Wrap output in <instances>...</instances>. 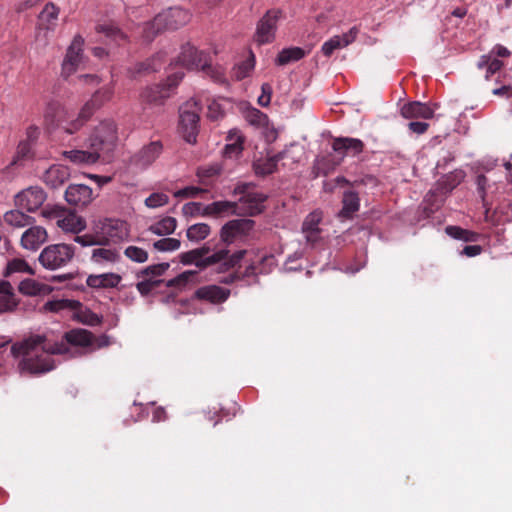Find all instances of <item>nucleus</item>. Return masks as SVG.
Returning a JSON list of instances; mask_svg holds the SVG:
<instances>
[{"label": "nucleus", "instance_id": "nucleus-55", "mask_svg": "<svg viewBox=\"0 0 512 512\" xmlns=\"http://www.w3.org/2000/svg\"><path fill=\"white\" fill-rule=\"evenodd\" d=\"M160 282V280H143L136 284V288L142 296H147L154 288L158 287Z\"/></svg>", "mask_w": 512, "mask_h": 512}, {"label": "nucleus", "instance_id": "nucleus-33", "mask_svg": "<svg viewBox=\"0 0 512 512\" xmlns=\"http://www.w3.org/2000/svg\"><path fill=\"white\" fill-rule=\"evenodd\" d=\"M20 209L21 208L7 211L3 215L4 223L13 228H24L32 225L35 222V219L23 213Z\"/></svg>", "mask_w": 512, "mask_h": 512}, {"label": "nucleus", "instance_id": "nucleus-49", "mask_svg": "<svg viewBox=\"0 0 512 512\" xmlns=\"http://www.w3.org/2000/svg\"><path fill=\"white\" fill-rule=\"evenodd\" d=\"M181 245L180 240L176 238H163L154 242L153 247L161 252L175 251Z\"/></svg>", "mask_w": 512, "mask_h": 512}, {"label": "nucleus", "instance_id": "nucleus-4", "mask_svg": "<svg viewBox=\"0 0 512 512\" xmlns=\"http://www.w3.org/2000/svg\"><path fill=\"white\" fill-rule=\"evenodd\" d=\"M117 128L113 121H103L97 125L89 137V148L97 152V159L109 161L117 145Z\"/></svg>", "mask_w": 512, "mask_h": 512}, {"label": "nucleus", "instance_id": "nucleus-21", "mask_svg": "<svg viewBox=\"0 0 512 512\" xmlns=\"http://www.w3.org/2000/svg\"><path fill=\"white\" fill-rule=\"evenodd\" d=\"M44 118L48 124L56 126L60 132L63 133H65V127L63 125L71 121V119L68 118L66 109L57 101H51L47 104Z\"/></svg>", "mask_w": 512, "mask_h": 512}, {"label": "nucleus", "instance_id": "nucleus-52", "mask_svg": "<svg viewBox=\"0 0 512 512\" xmlns=\"http://www.w3.org/2000/svg\"><path fill=\"white\" fill-rule=\"evenodd\" d=\"M169 202V197L165 193L156 192L152 193L145 199V205L148 208H158L166 205Z\"/></svg>", "mask_w": 512, "mask_h": 512}, {"label": "nucleus", "instance_id": "nucleus-16", "mask_svg": "<svg viewBox=\"0 0 512 512\" xmlns=\"http://www.w3.org/2000/svg\"><path fill=\"white\" fill-rule=\"evenodd\" d=\"M83 45L84 39L80 35L75 36L67 49L66 56L62 63V75L64 77L67 78L73 74L82 63Z\"/></svg>", "mask_w": 512, "mask_h": 512}, {"label": "nucleus", "instance_id": "nucleus-13", "mask_svg": "<svg viewBox=\"0 0 512 512\" xmlns=\"http://www.w3.org/2000/svg\"><path fill=\"white\" fill-rule=\"evenodd\" d=\"M183 77V72H175L168 76L165 84L146 88L141 94L143 101L157 105L162 104L170 96V89L176 87Z\"/></svg>", "mask_w": 512, "mask_h": 512}, {"label": "nucleus", "instance_id": "nucleus-48", "mask_svg": "<svg viewBox=\"0 0 512 512\" xmlns=\"http://www.w3.org/2000/svg\"><path fill=\"white\" fill-rule=\"evenodd\" d=\"M114 91L111 87H103L97 90L92 96V103L94 107L100 108L106 102L110 101L113 97Z\"/></svg>", "mask_w": 512, "mask_h": 512}, {"label": "nucleus", "instance_id": "nucleus-44", "mask_svg": "<svg viewBox=\"0 0 512 512\" xmlns=\"http://www.w3.org/2000/svg\"><path fill=\"white\" fill-rule=\"evenodd\" d=\"M19 291L24 295L36 296L46 291V286L34 279H25L19 284Z\"/></svg>", "mask_w": 512, "mask_h": 512}, {"label": "nucleus", "instance_id": "nucleus-15", "mask_svg": "<svg viewBox=\"0 0 512 512\" xmlns=\"http://www.w3.org/2000/svg\"><path fill=\"white\" fill-rule=\"evenodd\" d=\"M46 192L39 186L28 187L15 195L14 203L17 208L35 212L46 201Z\"/></svg>", "mask_w": 512, "mask_h": 512}, {"label": "nucleus", "instance_id": "nucleus-20", "mask_svg": "<svg viewBox=\"0 0 512 512\" xmlns=\"http://www.w3.org/2000/svg\"><path fill=\"white\" fill-rule=\"evenodd\" d=\"M48 239L47 231L42 226H33L25 230L20 239V245L23 249L36 251L38 250Z\"/></svg>", "mask_w": 512, "mask_h": 512}, {"label": "nucleus", "instance_id": "nucleus-23", "mask_svg": "<svg viewBox=\"0 0 512 512\" xmlns=\"http://www.w3.org/2000/svg\"><path fill=\"white\" fill-rule=\"evenodd\" d=\"M195 298L212 304H221L230 296V290L217 285H207L198 288L194 293Z\"/></svg>", "mask_w": 512, "mask_h": 512}, {"label": "nucleus", "instance_id": "nucleus-38", "mask_svg": "<svg viewBox=\"0 0 512 512\" xmlns=\"http://www.w3.org/2000/svg\"><path fill=\"white\" fill-rule=\"evenodd\" d=\"M228 140L231 143L225 145L224 155L229 158L237 157L243 150V136L238 131H230Z\"/></svg>", "mask_w": 512, "mask_h": 512}, {"label": "nucleus", "instance_id": "nucleus-45", "mask_svg": "<svg viewBox=\"0 0 512 512\" xmlns=\"http://www.w3.org/2000/svg\"><path fill=\"white\" fill-rule=\"evenodd\" d=\"M21 272V273H28L33 275L34 271L29 266V264L21 258H14L10 261H8L4 275L6 277L10 276L12 273Z\"/></svg>", "mask_w": 512, "mask_h": 512}, {"label": "nucleus", "instance_id": "nucleus-24", "mask_svg": "<svg viewBox=\"0 0 512 512\" xmlns=\"http://www.w3.org/2000/svg\"><path fill=\"white\" fill-rule=\"evenodd\" d=\"M323 219V213L320 210H314L309 213L302 225V231L305 234L308 243L314 245L320 239L321 229L319 224Z\"/></svg>", "mask_w": 512, "mask_h": 512}, {"label": "nucleus", "instance_id": "nucleus-2", "mask_svg": "<svg viewBox=\"0 0 512 512\" xmlns=\"http://www.w3.org/2000/svg\"><path fill=\"white\" fill-rule=\"evenodd\" d=\"M246 253V250L230 253L229 249L224 247L217 249L212 255L202 259L197 249H192L180 254V262L184 265L194 264L199 270L212 267L214 272L222 274L239 266Z\"/></svg>", "mask_w": 512, "mask_h": 512}, {"label": "nucleus", "instance_id": "nucleus-35", "mask_svg": "<svg viewBox=\"0 0 512 512\" xmlns=\"http://www.w3.org/2000/svg\"><path fill=\"white\" fill-rule=\"evenodd\" d=\"M238 204L236 202L229 201H215L211 204H208L203 209V216H218L224 214L226 212H237Z\"/></svg>", "mask_w": 512, "mask_h": 512}, {"label": "nucleus", "instance_id": "nucleus-31", "mask_svg": "<svg viewBox=\"0 0 512 512\" xmlns=\"http://www.w3.org/2000/svg\"><path fill=\"white\" fill-rule=\"evenodd\" d=\"M62 155L75 165H89L98 161L97 152H92L91 149L89 151L78 149L65 150L62 152Z\"/></svg>", "mask_w": 512, "mask_h": 512}, {"label": "nucleus", "instance_id": "nucleus-47", "mask_svg": "<svg viewBox=\"0 0 512 512\" xmlns=\"http://www.w3.org/2000/svg\"><path fill=\"white\" fill-rule=\"evenodd\" d=\"M124 255L136 263H144L148 260V252L137 246L126 247L124 250Z\"/></svg>", "mask_w": 512, "mask_h": 512}, {"label": "nucleus", "instance_id": "nucleus-39", "mask_svg": "<svg viewBox=\"0 0 512 512\" xmlns=\"http://www.w3.org/2000/svg\"><path fill=\"white\" fill-rule=\"evenodd\" d=\"M119 258L117 250L108 248H96L92 251L91 255V261L99 265L115 263Z\"/></svg>", "mask_w": 512, "mask_h": 512}, {"label": "nucleus", "instance_id": "nucleus-22", "mask_svg": "<svg viewBox=\"0 0 512 512\" xmlns=\"http://www.w3.org/2000/svg\"><path fill=\"white\" fill-rule=\"evenodd\" d=\"M437 104L430 106L419 101L409 102L402 106L401 115L406 119H431Z\"/></svg>", "mask_w": 512, "mask_h": 512}, {"label": "nucleus", "instance_id": "nucleus-11", "mask_svg": "<svg viewBox=\"0 0 512 512\" xmlns=\"http://www.w3.org/2000/svg\"><path fill=\"white\" fill-rule=\"evenodd\" d=\"M59 8L53 3L45 5L38 16L36 40L46 43L57 25H58Z\"/></svg>", "mask_w": 512, "mask_h": 512}, {"label": "nucleus", "instance_id": "nucleus-53", "mask_svg": "<svg viewBox=\"0 0 512 512\" xmlns=\"http://www.w3.org/2000/svg\"><path fill=\"white\" fill-rule=\"evenodd\" d=\"M71 307H72V301L63 299V300L48 301L47 303L44 304L43 309L45 311L56 313V312H59L61 310L71 308Z\"/></svg>", "mask_w": 512, "mask_h": 512}, {"label": "nucleus", "instance_id": "nucleus-28", "mask_svg": "<svg viewBox=\"0 0 512 512\" xmlns=\"http://www.w3.org/2000/svg\"><path fill=\"white\" fill-rule=\"evenodd\" d=\"M95 103H92V99L85 103V105L81 108L78 116L75 119H71L70 122H67L65 127V134L72 135L79 131L84 124L91 118L94 111L98 109V107H94Z\"/></svg>", "mask_w": 512, "mask_h": 512}, {"label": "nucleus", "instance_id": "nucleus-29", "mask_svg": "<svg viewBox=\"0 0 512 512\" xmlns=\"http://www.w3.org/2000/svg\"><path fill=\"white\" fill-rule=\"evenodd\" d=\"M122 277L116 273L92 274L87 277L86 284L94 289L115 288L121 282Z\"/></svg>", "mask_w": 512, "mask_h": 512}, {"label": "nucleus", "instance_id": "nucleus-34", "mask_svg": "<svg viewBox=\"0 0 512 512\" xmlns=\"http://www.w3.org/2000/svg\"><path fill=\"white\" fill-rule=\"evenodd\" d=\"M17 305L13 287L7 281H0V312L12 310Z\"/></svg>", "mask_w": 512, "mask_h": 512}, {"label": "nucleus", "instance_id": "nucleus-43", "mask_svg": "<svg viewBox=\"0 0 512 512\" xmlns=\"http://www.w3.org/2000/svg\"><path fill=\"white\" fill-rule=\"evenodd\" d=\"M210 226L206 223H197L187 229L186 236L192 242H199L210 234Z\"/></svg>", "mask_w": 512, "mask_h": 512}, {"label": "nucleus", "instance_id": "nucleus-25", "mask_svg": "<svg viewBox=\"0 0 512 512\" xmlns=\"http://www.w3.org/2000/svg\"><path fill=\"white\" fill-rule=\"evenodd\" d=\"M335 152L345 156H356L363 152L364 143L357 138L339 137L335 138L332 143Z\"/></svg>", "mask_w": 512, "mask_h": 512}, {"label": "nucleus", "instance_id": "nucleus-61", "mask_svg": "<svg viewBox=\"0 0 512 512\" xmlns=\"http://www.w3.org/2000/svg\"><path fill=\"white\" fill-rule=\"evenodd\" d=\"M203 192L204 190L202 188L189 186L178 190L174 195L175 197H197Z\"/></svg>", "mask_w": 512, "mask_h": 512}, {"label": "nucleus", "instance_id": "nucleus-57", "mask_svg": "<svg viewBox=\"0 0 512 512\" xmlns=\"http://www.w3.org/2000/svg\"><path fill=\"white\" fill-rule=\"evenodd\" d=\"M273 89L269 83H263L261 86V95L258 98V104L262 107H266L271 102Z\"/></svg>", "mask_w": 512, "mask_h": 512}, {"label": "nucleus", "instance_id": "nucleus-19", "mask_svg": "<svg viewBox=\"0 0 512 512\" xmlns=\"http://www.w3.org/2000/svg\"><path fill=\"white\" fill-rule=\"evenodd\" d=\"M65 200L71 206L86 207L93 200V191L84 184H71L65 191Z\"/></svg>", "mask_w": 512, "mask_h": 512}, {"label": "nucleus", "instance_id": "nucleus-59", "mask_svg": "<svg viewBox=\"0 0 512 512\" xmlns=\"http://www.w3.org/2000/svg\"><path fill=\"white\" fill-rule=\"evenodd\" d=\"M222 116H223V110L221 108V105L217 101L212 100L208 104L207 117L214 121V120H218Z\"/></svg>", "mask_w": 512, "mask_h": 512}, {"label": "nucleus", "instance_id": "nucleus-18", "mask_svg": "<svg viewBox=\"0 0 512 512\" xmlns=\"http://www.w3.org/2000/svg\"><path fill=\"white\" fill-rule=\"evenodd\" d=\"M33 155L32 145L28 140L21 141L16 150V154L11 162L2 169L1 173L6 179H12L20 167L23 166V162Z\"/></svg>", "mask_w": 512, "mask_h": 512}, {"label": "nucleus", "instance_id": "nucleus-3", "mask_svg": "<svg viewBox=\"0 0 512 512\" xmlns=\"http://www.w3.org/2000/svg\"><path fill=\"white\" fill-rule=\"evenodd\" d=\"M191 19V14L180 7L169 8L156 15L151 22L143 28V38L151 42L158 33L163 30H176L186 25Z\"/></svg>", "mask_w": 512, "mask_h": 512}, {"label": "nucleus", "instance_id": "nucleus-14", "mask_svg": "<svg viewBox=\"0 0 512 512\" xmlns=\"http://www.w3.org/2000/svg\"><path fill=\"white\" fill-rule=\"evenodd\" d=\"M281 14L282 12L279 9H270L259 20L255 33V41L258 44H267L274 40L277 22Z\"/></svg>", "mask_w": 512, "mask_h": 512}, {"label": "nucleus", "instance_id": "nucleus-42", "mask_svg": "<svg viewBox=\"0 0 512 512\" xmlns=\"http://www.w3.org/2000/svg\"><path fill=\"white\" fill-rule=\"evenodd\" d=\"M255 66V56L252 52L249 53V57L236 65L233 69V76L236 80H242L249 76Z\"/></svg>", "mask_w": 512, "mask_h": 512}, {"label": "nucleus", "instance_id": "nucleus-56", "mask_svg": "<svg viewBox=\"0 0 512 512\" xmlns=\"http://www.w3.org/2000/svg\"><path fill=\"white\" fill-rule=\"evenodd\" d=\"M205 206L199 202H189L182 207V212L185 216H197L203 215V209Z\"/></svg>", "mask_w": 512, "mask_h": 512}, {"label": "nucleus", "instance_id": "nucleus-50", "mask_svg": "<svg viewBox=\"0 0 512 512\" xmlns=\"http://www.w3.org/2000/svg\"><path fill=\"white\" fill-rule=\"evenodd\" d=\"M463 178L464 173L462 171H456L446 175L441 183L443 185V189L447 192L452 191L461 183Z\"/></svg>", "mask_w": 512, "mask_h": 512}, {"label": "nucleus", "instance_id": "nucleus-27", "mask_svg": "<svg viewBox=\"0 0 512 512\" xmlns=\"http://www.w3.org/2000/svg\"><path fill=\"white\" fill-rule=\"evenodd\" d=\"M357 32V29L353 27L347 33L336 35L324 42L321 48L323 54L330 57L335 50L346 47L355 40Z\"/></svg>", "mask_w": 512, "mask_h": 512}, {"label": "nucleus", "instance_id": "nucleus-32", "mask_svg": "<svg viewBox=\"0 0 512 512\" xmlns=\"http://www.w3.org/2000/svg\"><path fill=\"white\" fill-rule=\"evenodd\" d=\"M342 209L338 213L339 218L351 219L360 208V199L358 193L346 191L343 194Z\"/></svg>", "mask_w": 512, "mask_h": 512}, {"label": "nucleus", "instance_id": "nucleus-63", "mask_svg": "<svg viewBox=\"0 0 512 512\" xmlns=\"http://www.w3.org/2000/svg\"><path fill=\"white\" fill-rule=\"evenodd\" d=\"M492 94L506 99L512 98V85H502L492 90Z\"/></svg>", "mask_w": 512, "mask_h": 512}, {"label": "nucleus", "instance_id": "nucleus-7", "mask_svg": "<svg viewBox=\"0 0 512 512\" xmlns=\"http://www.w3.org/2000/svg\"><path fill=\"white\" fill-rule=\"evenodd\" d=\"M234 195H239L240 198L237 206V211L246 216H256L263 212L264 202L267 196L263 193L254 191L253 183H239L234 188Z\"/></svg>", "mask_w": 512, "mask_h": 512}, {"label": "nucleus", "instance_id": "nucleus-9", "mask_svg": "<svg viewBox=\"0 0 512 512\" xmlns=\"http://www.w3.org/2000/svg\"><path fill=\"white\" fill-rule=\"evenodd\" d=\"M42 215L55 220L57 227L64 232L78 234L86 228V221L83 217L61 206L44 208Z\"/></svg>", "mask_w": 512, "mask_h": 512}, {"label": "nucleus", "instance_id": "nucleus-41", "mask_svg": "<svg viewBox=\"0 0 512 512\" xmlns=\"http://www.w3.org/2000/svg\"><path fill=\"white\" fill-rule=\"evenodd\" d=\"M305 56L302 48L291 47L283 49L277 56L276 63L278 65H286L294 61H298Z\"/></svg>", "mask_w": 512, "mask_h": 512}, {"label": "nucleus", "instance_id": "nucleus-6", "mask_svg": "<svg viewBox=\"0 0 512 512\" xmlns=\"http://www.w3.org/2000/svg\"><path fill=\"white\" fill-rule=\"evenodd\" d=\"M75 250V246L72 244H50L40 252L38 261L47 270L62 269L73 261Z\"/></svg>", "mask_w": 512, "mask_h": 512}, {"label": "nucleus", "instance_id": "nucleus-62", "mask_svg": "<svg viewBox=\"0 0 512 512\" xmlns=\"http://www.w3.org/2000/svg\"><path fill=\"white\" fill-rule=\"evenodd\" d=\"M408 128L413 133L421 135L428 130L429 124L426 122L412 121L408 124Z\"/></svg>", "mask_w": 512, "mask_h": 512}, {"label": "nucleus", "instance_id": "nucleus-10", "mask_svg": "<svg viewBox=\"0 0 512 512\" xmlns=\"http://www.w3.org/2000/svg\"><path fill=\"white\" fill-rule=\"evenodd\" d=\"M255 221L251 219H234L228 221L220 231V239L226 245L244 240L254 229Z\"/></svg>", "mask_w": 512, "mask_h": 512}, {"label": "nucleus", "instance_id": "nucleus-46", "mask_svg": "<svg viewBox=\"0 0 512 512\" xmlns=\"http://www.w3.org/2000/svg\"><path fill=\"white\" fill-rule=\"evenodd\" d=\"M198 275L197 271L187 270L167 282V287L183 288Z\"/></svg>", "mask_w": 512, "mask_h": 512}, {"label": "nucleus", "instance_id": "nucleus-26", "mask_svg": "<svg viewBox=\"0 0 512 512\" xmlns=\"http://www.w3.org/2000/svg\"><path fill=\"white\" fill-rule=\"evenodd\" d=\"M70 177V171L63 165H52L43 174L42 179L44 183L56 189L62 186Z\"/></svg>", "mask_w": 512, "mask_h": 512}, {"label": "nucleus", "instance_id": "nucleus-1", "mask_svg": "<svg viewBox=\"0 0 512 512\" xmlns=\"http://www.w3.org/2000/svg\"><path fill=\"white\" fill-rule=\"evenodd\" d=\"M63 345L51 343L44 335H30L11 346V353L21 358L18 368L21 373L40 375L55 368L52 355L62 354Z\"/></svg>", "mask_w": 512, "mask_h": 512}, {"label": "nucleus", "instance_id": "nucleus-30", "mask_svg": "<svg viewBox=\"0 0 512 512\" xmlns=\"http://www.w3.org/2000/svg\"><path fill=\"white\" fill-rule=\"evenodd\" d=\"M163 55L157 54L156 56L152 57L151 59H147L143 62L136 63L133 67L129 68L128 73L131 77L135 78L139 75L148 74L151 72H156L160 69L162 61H163Z\"/></svg>", "mask_w": 512, "mask_h": 512}, {"label": "nucleus", "instance_id": "nucleus-37", "mask_svg": "<svg viewBox=\"0 0 512 512\" xmlns=\"http://www.w3.org/2000/svg\"><path fill=\"white\" fill-rule=\"evenodd\" d=\"M177 227V221L175 218L167 216L152 224L149 227V231L155 235L165 236L172 234Z\"/></svg>", "mask_w": 512, "mask_h": 512}, {"label": "nucleus", "instance_id": "nucleus-54", "mask_svg": "<svg viewBox=\"0 0 512 512\" xmlns=\"http://www.w3.org/2000/svg\"><path fill=\"white\" fill-rule=\"evenodd\" d=\"M255 266L253 264L246 267L244 273L242 275L238 273H231L228 276H226L224 279H222L220 282L225 284H231L234 283L237 280H240L244 277H250L255 275Z\"/></svg>", "mask_w": 512, "mask_h": 512}, {"label": "nucleus", "instance_id": "nucleus-51", "mask_svg": "<svg viewBox=\"0 0 512 512\" xmlns=\"http://www.w3.org/2000/svg\"><path fill=\"white\" fill-rule=\"evenodd\" d=\"M170 267L169 263H159L147 266L146 268L142 269L138 274L137 277H144V276H161L163 275L166 270Z\"/></svg>", "mask_w": 512, "mask_h": 512}, {"label": "nucleus", "instance_id": "nucleus-17", "mask_svg": "<svg viewBox=\"0 0 512 512\" xmlns=\"http://www.w3.org/2000/svg\"><path fill=\"white\" fill-rule=\"evenodd\" d=\"M65 340L73 346L87 347L96 344L98 348L109 345V338L102 335L95 338L94 335L85 329H73L65 333Z\"/></svg>", "mask_w": 512, "mask_h": 512}, {"label": "nucleus", "instance_id": "nucleus-12", "mask_svg": "<svg viewBox=\"0 0 512 512\" xmlns=\"http://www.w3.org/2000/svg\"><path fill=\"white\" fill-rule=\"evenodd\" d=\"M162 152L163 143L160 140L151 141L130 157L129 164L138 170H146L160 157Z\"/></svg>", "mask_w": 512, "mask_h": 512}, {"label": "nucleus", "instance_id": "nucleus-8", "mask_svg": "<svg viewBox=\"0 0 512 512\" xmlns=\"http://www.w3.org/2000/svg\"><path fill=\"white\" fill-rule=\"evenodd\" d=\"M201 108L195 99L184 103L179 109V131L188 143H195L199 131Z\"/></svg>", "mask_w": 512, "mask_h": 512}, {"label": "nucleus", "instance_id": "nucleus-40", "mask_svg": "<svg viewBox=\"0 0 512 512\" xmlns=\"http://www.w3.org/2000/svg\"><path fill=\"white\" fill-rule=\"evenodd\" d=\"M98 33H103L106 38L111 39L117 45L122 44L126 40V35L113 23H104L96 26Z\"/></svg>", "mask_w": 512, "mask_h": 512}, {"label": "nucleus", "instance_id": "nucleus-58", "mask_svg": "<svg viewBox=\"0 0 512 512\" xmlns=\"http://www.w3.org/2000/svg\"><path fill=\"white\" fill-rule=\"evenodd\" d=\"M74 241L83 247L101 244L100 239L92 234L77 235L75 236Z\"/></svg>", "mask_w": 512, "mask_h": 512}, {"label": "nucleus", "instance_id": "nucleus-60", "mask_svg": "<svg viewBox=\"0 0 512 512\" xmlns=\"http://www.w3.org/2000/svg\"><path fill=\"white\" fill-rule=\"evenodd\" d=\"M489 56L494 58H509L511 56V51L501 44H496L489 52Z\"/></svg>", "mask_w": 512, "mask_h": 512}, {"label": "nucleus", "instance_id": "nucleus-36", "mask_svg": "<svg viewBox=\"0 0 512 512\" xmlns=\"http://www.w3.org/2000/svg\"><path fill=\"white\" fill-rule=\"evenodd\" d=\"M286 153L280 152L273 157L258 161L254 164L255 173L257 175H269L276 171L278 161L284 159Z\"/></svg>", "mask_w": 512, "mask_h": 512}, {"label": "nucleus", "instance_id": "nucleus-64", "mask_svg": "<svg viewBox=\"0 0 512 512\" xmlns=\"http://www.w3.org/2000/svg\"><path fill=\"white\" fill-rule=\"evenodd\" d=\"M249 121L255 125H261L266 118L265 114L258 109H252L249 114Z\"/></svg>", "mask_w": 512, "mask_h": 512}, {"label": "nucleus", "instance_id": "nucleus-5", "mask_svg": "<svg viewBox=\"0 0 512 512\" xmlns=\"http://www.w3.org/2000/svg\"><path fill=\"white\" fill-rule=\"evenodd\" d=\"M208 54L198 51L189 43L182 46V51L177 59V64L188 70H202L209 75L215 82H224V73L222 68L213 67L208 59Z\"/></svg>", "mask_w": 512, "mask_h": 512}]
</instances>
